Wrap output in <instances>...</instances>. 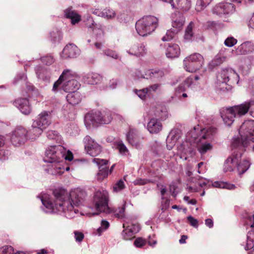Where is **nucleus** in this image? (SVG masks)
Listing matches in <instances>:
<instances>
[{
  "label": "nucleus",
  "instance_id": "f8f14e48",
  "mask_svg": "<svg viewBox=\"0 0 254 254\" xmlns=\"http://www.w3.org/2000/svg\"><path fill=\"white\" fill-rule=\"evenodd\" d=\"M248 224L250 226L247 234L245 250L249 251V254H254V214L248 217Z\"/></svg>",
  "mask_w": 254,
  "mask_h": 254
},
{
  "label": "nucleus",
  "instance_id": "4be33fe9",
  "mask_svg": "<svg viewBox=\"0 0 254 254\" xmlns=\"http://www.w3.org/2000/svg\"><path fill=\"white\" fill-rule=\"evenodd\" d=\"M127 52L132 56L137 57H143L147 53V49L143 43H136L131 45Z\"/></svg>",
  "mask_w": 254,
  "mask_h": 254
},
{
  "label": "nucleus",
  "instance_id": "7c9ffc66",
  "mask_svg": "<svg viewBox=\"0 0 254 254\" xmlns=\"http://www.w3.org/2000/svg\"><path fill=\"white\" fill-rule=\"evenodd\" d=\"M254 51V45L250 41H246L238 46L235 51L237 55H243Z\"/></svg>",
  "mask_w": 254,
  "mask_h": 254
},
{
  "label": "nucleus",
  "instance_id": "dca6fc26",
  "mask_svg": "<svg viewBox=\"0 0 254 254\" xmlns=\"http://www.w3.org/2000/svg\"><path fill=\"white\" fill-rule=\"evenodd\" d=\"M76 74L70 69L64 70L60 75L59 79L56 81L53 87L52 90L54 92L58 91L59 88L62 83L64 82L69 81V80H76Z\"/></svg>",
  "mask_w": 254,
  "mask_h": 254
},
{
  "label": "nucleus",
  "instance_id": "0e129e2a",
  "mask_svg": "<svg viewBox=\"0 0 254 254\" xmlns=\"http://www.w3.org/2000/svg\"><path fill=\"white\" fill-rule=\"evenodd\" d=\"M135 92L137 96L142 100L145 98L146 95H148L147 89L146 88L140 90H135Z\"/></svg>",
  "mask_w": 254,
  "mask_h": 254
},
{
  "label": "nucleus",
  "instance_id": "cd10ccee",
  "mask_svg": "<svg viewBox=\"0 0 254 254\" xmlns=\"http://www.w3.org/2000/svg\"><path fill=\"white\" fill-rule=\"evenodd\" d=\"M128 143L132 146L138 148L140 147V138L138 131L134 128H130L127 134Z\"/></svg>",
  "mask_w": 254,
  "mask_h": 254
},
{
  "label": "nucleus",
  "instance_id": "4468645a",
  "mask_svg": "<svg viewBox=\"0 0 254 254\" xmlns=\"http://www.w3.org/2000/svg\"><path fill=\"white\" fill-rule=\"evenodd\" d=\"M83 142L87 153L91 156H96L102 151L101 146L89 135L84 138Z\"/></svg>",
  "mask_w": 254,
  "mask_h": 254
},
{
  "label": "nucleus",
  "instance_id": "4d7b16f0",
  "mask_svg": "<svg viewBox=\"0 0 254 254\" xmlns=\"http://www.w3.org/2000/svg\"><path fill=\"white\" fill-rule=\"evenodd\" d=\"M51 37V40L54 42H59L62 39V35L61 32L57 30L56 31L52 32L50 33Z\"/></svg>",
  "mask_w": 254,
  "mask_h": 254
},
{
  "label": "nucleus",
  "instance_id": "774afa93",
  "mask_svg": "<svg viewBox=\"0 0 254 254\" xmlns=\"http://www.w3.org/2000/svg\"><path fill=\"white\" fill-rule=\"evenodd\" d=\"M187 219L192 226L195 228L198 227V221L196 219L194 218L191 216H189L187 217Z\"/></svg>",
  "mask_w": 254,
  "mask_h": 254
},
{
  "label": "nucleus",
  "instance_id": "58836bf2",
  "mask_svg": "<svg viewBox=\"0 0 254 254\" xmlns=\"http://www.w3.org/2000/svg\"><path fill=\"white\" fill-rule=\"evenodd\" d=\"M191 5V0H176V8L174 9L185 12L189 10Z\"/></svg>",
  "mask_w": 254,
  "mask_h": 254
},
{
  "label": "nucleus",
  "instance_id": "338daca9",
  "mask_svg": "<svg viewBox=\"0 0 254 254\" xmlns=\"http://www.w3.org/2000/svg\"><path fill=\"white\" fill-rule=\"evenodd\" d=\"M146 244L145 241L141 238H137L134 242V245L137 248H141Z\"/></svg>",
  "mask_w": 254,
  "mask_h": 254
},
{
  "label": "nucleus",
  "instance_id": "c03bdc74",
  "mask_svg": "<svg viewBox=\"0 0 254 254\" xmlns=\"http://www.w3.org/2000/svg\"><path fill=\"white\" fill-rule=\"evenodd\" d=\"M185 62L190 61L195 63H199L200 64H203V58L198 53H194L190 56L185 58Z\"/></svg>",
  "mask_w": 254,
  "mask_h": 254
},
{
  "label": "nucleus",
  "instance_id": "5fc2aeb1",
  "mask_svg": "<svg viewBox=\"0 0 254 254\" xmlns=\"http://www.w3.org/2000/svg\"><path fill=\"white\" fill-rule=\"evenodd\" d=\"M110 224L109 223L105 220H102L101 222V226L97 229V232L99 236L101 235V234L104 231L106 230L109 227Z\"/></svg>",
  "mask_w": 254,
  "mask_h": 254
},
{
  "label": "nucleus",
  "instance_id": "e433bc0d",
  "mask_svg": "<svg viewBox=\"0 0 254 254\" xmlns=\"http://www.w3.org/2000/svg\"><path fill=\"white\" fill-rule=\"evenodd\" d=\"M229 51V50L226 48L222 49L212 60V64L214 65H218L226 61L229 58V55L227 53Z\"/></svg>",
  "mask_w": 254,
  "mask_h": 254
},
{
  "label": "nucleus",
  "instance_id": "052dcab7",
  "mask_svg": "<svg viewBox=\"0 0 254 254\" xmlns=\"http://www.w3.org/2000/svg\"><path fill=\"white\" fill-rule=\"evenodd\" d=\"M237 43V40L233 37L230 36L227 38L224 41V45L228 47H232Z\"/></svg>",
  "mask_w": 254,
  "mask_h": 254
},
{
  "label": "nucleus",
  "instance_id": "6e6552de",
  "mask_svg": "<svg viewBox=\"0 0 254 254\" xmlns=\"http://www.w3.org/2000/svg\"><path fill=\"white\" fill-rule=\"evenodd\" d=\"M158 19L154 16L148 15L139 19L135 24L137 33L141 36H146L153 32L158 26Z\"/></svg>",
  "mask_w": 254,
  "mask_h": 254
},
{
  "label": "nucleus",
  "instance_id": "423d86ee",
  "mask_svg": "<svg viewBox=\"0 0 254 254\" xmlns=\"http://www.w3.org/2000/svg\"><path fill=\"white\" fill-rule=\"evenodd\" d=\"M73 156L72 152L69 150L59 144L49 146L45 151L44 161L47 163L61 162L64 159L71 161Z\"/></svg>",
  "mask_w": 254,
  "mask_h": 254
},
{
  "label": "nucleus",
  "instance_id": "0eeeda50",
  "mask_svg": "<svg viewBox=\"0 0 254 254\" xmlns=\"http://www.w3.org/2000/svg\"><path fill=\"white\" fill-rule=\"evenodd\" d=\"M239 75L231 68L221 70L217 76V88L223 92L228 91L231 89L230 84L239 82Z\"/></svg>",
  "mask_w": 254,
  "mask_h": 254
},
{
  "label": "nucleus",
  "instance_id": "7ed1b4c3",
  "mask_svg": "<svg viewBox=\"0 0 254 254\" xmlns=\"http://www.w3.org/2000/svg\"><path fill=\"white\" fill-rule=\"evenodd\" d=\"M241 139L238 137L234 138L232 142V147L243 152L245 148L248 145H252L254 151V121H245L239 129Z\"/></svg>",
  "mask_w": 254,
  "mask_h": 254
},
{
  "label": "nucleus",
  "instance_id": "1a4fd4ad",
  "mask_svg": "<svg viewBox=\"0 0 254 254\" xmlns=\"http://www.w3.org/2000/svg\"><path fill=\"white\" fill-rule=\"evenodd\" d=\"M112 120L110 112L101 113L100 111L92 112L87 113L84 117V123L87 128H90L91 126H96L98 124H108Z\"/></svg>",
  "mask_w": 254,
  "mask_h": 254
},
{
  "label": "nucleus",
  "instance_id": "b1692460",
  "mask_svg": "<svg viewBox=\"0 0 254 254\" xmlns=\"http://www.w3.org/2000/svg\"><path fill=\"white\" fill-rule=\"evenodd\" d=\"M172 27L180 31L185 22V18L183 14L179 11H176L171 15Z\"/></svg>",
  "mask_w": 254,
  "mask_h": 254
},
{
  "label": "nucleus",
  "instance_id": "c9c22d12",
  "mask_svg": "<svg viewBox=\"0 0 254 254\" xmlns=\"http://www.w3.org/2000/svg\"><path fill=\"white\" fill-rule=\"evenodd\" d=\"M180 54V48L176 44H169L166 49V55L167 58L173 59L178 58Z\"/></svg>",
  "mask_w": 254,
  "mask_h": 254
},
{
  "label": "nucleus",
  "instance_id": "473e14b6",
  "mask_svg": "<svg viewBox=\"0 0 254 254\" xmlns=\"http://www.w3.org/2000/svg\"><path fill=\"white\" fill-rule=\"evenodd\" d=\"M92 13L98 16L102 17L107 19H113L116 16L115 11L109 8H106L103 9H95Z\"/></svg>",
  "mask_w": 254,
  "mask_h": 254
},
{
  "label": "nucleus",
  "instance_id": "ea45409f",
  "mask_svg": "<svg viewBox=\"0 0 254 254\" xmlns=\"http://www.w3.org/2000/svg\"><path fill=\"white\" fill-rule=\"evenodd\" d=\"M44 129L39 127L34 126L32 123L31 127L29 129L28 135L29 139L35 140L43 132Z\"/></svg>",
  "mask_w": 254,
  "mask_h": 254
},
{
  "label": "nucleus",
  "instance_id": "3c124183",
  "mask_svg": "<svg viewBox=\"0 0 254 254\" xmlns=\"http://www.w3.org/2000/svg\"><path fill=\"white\" fill-rule=\"evenodd\" d=\"M0 254H23L22 253H14V250L11 246H4L0 248Z\"/></svg>",
  "mask_w": 254,
  "mask_h": 254
},
{
  "label": "nucleus",
  "instance_id": "9b49d317",
  "mask_svg": "<svg viewBox=\"0 0 254 254\" xmlns=\"http://www.w3.org/2000/svg\"><path fill=\"white\" fill-rule=\"evenodd\" d=\"M28 130L22 127H18L11 134V142L14 146H20L24 144L28 140Z\"/></svg>",
  "mask_w": 254,
  "mask_h": 254
},
{
  "label": "nucleus",
  "instance_id": "6ab92c4d",
  "mask_svg": "<svg viewBox=\"0 0 254 254\" xmlns=\"http://www.w3.org/2000/svg\"><path fill=\"white\" fill-rule=\"evenodd\" d=\"M80 54L78 47L73 44L66 45L60 54V57L63 59H68L76 58Z\"/></svg>",
  "mask_w": 254,
  "mask_h": 254
},
{
  "label": "nucleus",
  "instance_id": "72a5a7b5",
  "mask_svg": "<svg viewBox=\"0 0 254 254\" xmlns=\"http://www.w3.org/2000/svg\"><path fill=\"white\" fill-rule=\"evenodd\" d=\"M147 129L150 133H157L162 129V123L158 120L152 118L148 123Z\"/></svg>",
  "mask_w": 254,
  "mask_h": 254
},
{
  "label": "nucleus",
  "instance_id": "49530a36",
  "mask_svg": "<svg viewBox=\"0 0 254 254\" xmlns=\"http://www.w3.org/2000/svg\"><path fill=\"white\" fill-rule=\"evenodd\" d=\"M47 136L50 140H55L57 143L62 144L63 140L61 136L56 131L49 130L47 132Z\"/></svg>",
  "mask_w": 254,
  "mask_h": 254
},
{
  "label": "nucleus",
  "instance_id": "6e6d98bb",
  "mask_svg": "<svg viewBox=\"0 0 254 254\" xmlns=\"http://www.w3.org/2000/svg\"><path fill=\"white\" fill-rule=\"evenodd\" d=\"M27 79V77L24 73H20L16 75L15 77L13 83L14 84H16L18 83L19 82H25V84H27V82L26 81Z\"/></svg>",
  "mask_w": 254,
  "mask_h": 254
},
{
  "label": "nucleus",
  "instance_id": "69168bd1",
  "mask_svg": "<svg viewBox=\"0 0 254 254\" xmlns=\"http://www.w3.org/2000/svg\"><path fill=\"white\" fill-rule=\"evenodd\" d=\"M190 87L187 86V84L186 83L185 80L184 82L181 83L176 88V91L178 93H181L182 92H185L187 88H189ZM191 88L192 87H190Z\"/></svg>",
  "mask_w": 254,
  "mask_h": 254
},
{
  "label": "nucleus",
  "instance_id": "8fccbe9b",
  "mask_svg": "<svg viewBox=\"0 0 254 254\" xmlns=\"http://www.w3.org/2000/svg\"><path fill=\"white\" fill-rule=\"evenodd\" d=\"M212 0H197L195 5V10L201 11L208 5Z\"/></svg>",
  "mask_w": 254,
  "mask_h": 254
},
{
  "label": "nucleus",
  "instance_id": "c85d7f7f",
  "mask_svg": "<svg viewBox=\"0 0 254 254\" xmlns=\"http://www.w3.org/2000/svg\"><path fill=\"white\" fill-rule=\"evenodd\" d=\"M146 79L154 81H160L164 76L165 72L163 70L155 69H147L145 71Z\"/></svg>",
  "mask_w": 254,
  "mask_h": 254
},
{
  "label": "nucleus",
  "instance_id": "bb28decb",
  "mask_svg": "<svg viewBox=\"0 0 254 254\" xmlns=\"http://www.w3.org/2000/svg\"><path fill=\"white\" fill-rule=\"evenodd\" d=\"M13 104L24 115H28L31 112V107L26 98L17 99L13 102Z\"/></svg>",
  "mask_w": 254,
  "mask_h": 254
},
{
  "label": "nucleus",
  "instance_id": "a878e982",
  "mask_svg": "<svg viewBox=\"0 0 254 254\" xmlns=\"http://www.w3.org/2000/svg\"><path fill=\"white\" fill-rule=\"evenodd\" d=\"M181 135V131L178 128L171 130L166 139L167 147L171 150Z\"/></svg>",
  "mask_w": 254,
  "mask_h": 254
},
{
  "label": "nucleus",
  "instance_id": "680f3d73",
  "mask_svg": "<svg viewBox=\"0 0 254 254\" xmlns=\"http://www.w3.org/2000/svg\"><path fill=\"white\" fill-rule=\"evenodd\" d=\"M125 188V184L123 180H119L113 186V191L114 192H119Z\"/></svg>",
  "mask_w": 254,
  "mask_h": 254
},
{
  "label": "nucleus",
  "instance_id": "603ef678",
  "mask_svg": "<svg viewBox=\"0 0 254 254\" xmlns=\"http://www.w3.org/2000/svg\"><path fill=\"white\" fill-rule=\"evenodd\" d=\"M200 79L198 75L190 76L185 79L186 83L188 87H193L196 84V81Z\"/></svg>",
  "mask_w": 254,
  "mask_h": 254
},
{
  "label": "nucleus",
  "instance_id": "a211bd4d",
  "mask_svg": "<svg viewBox=\"0 0 254 254\" xmlns=\"http://www.w3.org/2000/svg\"><path fill=\"white\" fill-rule=\"evenodd\" d=\"M51 114L48 111H43L33 120V123L45 129L51 124Z\"/></svg>",
  "mask_w": 254,
  "mask_h": 254
},
{
  "label": "nucleus",
  "instance_id": "39448f33",
  "mask_svg": "<svg viewBox=\"0 0 254 254\" xmlns=\"http://www.w3.org/2000/svg\"><path fill=\"white\" fill-rule=\"evenodd\" d=\"M254 106V100H250L240 105L229 108H222L220 110L221 117L224 124L227 126H230L237 116L241 117L247 114Z\"/></svg>",
  "mask_w": 254,
  "mask_h": 254
},
{
  "label": "nucleus",
  "instance_id": "4c0bfd02",
  "mask_svg": "<svg viewBox=\"0 0 254 254\" xmlns=\"http://www.w3.org/2000/svg\"><path fill=\"white\" fill-rule=\"evenodd\" d=\"M66 96V100L69 104L75 105L78 104L81 100V94L76 91L68 92Z\"/></svg>",
  "mask_w": 254,
  "mask_h": 254
},
{
  "label": "nucleus",
  "instance_id": "e2e57ef3",
  "mask_svg": "<svg viewBox=\"0 0 254 254\" xmlns=\"http://www.w3.org/2000/svg\"><path fill=\"white\" fill-rule=\"evenodd\" d=\"M105 55L111 57L114 59H118L119 58V55L118 54L113 50L110 49L105 50L103 51Z\"/></svg>",
  "mask_w": 254,
  "mask_h": 254
},
{
  "label": "nucleus",
  "instance_id": "a19ab883",
  "mask_svg": "<svg viewBox=\"0 0 254 254\" xmlns=\"http://www.w3.org/2000/svg\"><path fill=\"white\" fill-rule=\"evenodd\" d=\"M250 163L249 160L244 159L242 160V157L239 162H236V166L237 167L238 174L241 175L245 173L250 166Z\"/></svg>",
  "mask_w": 254,
  "mask_h": 254
},
{
  "label": "nucleus",
  "instance_id": "09e8293b",
  "mask_svg": "<svg viewBox=\"0 0 254 254\" xmlns=\"http://www.w3.org/2000/svg\"><path fill=\"white\" fill-rule=\"evenodd\" d=\"M176 29L173 27L170 30H167L166 35L162 38L163 41H169L175 37V36L179 32Z\"/></svg>",
  "mask_w": 254,
  "mask_h": 254
},
{
  "label": "nucleus",
  "instance_id": "c756f323",
  "mask_svg": "<svg viewBox=\"0 0 254 254\" xmlns=\"http://www.w3.org/2000/svg\"><path fill=\"white\" fill-rule=\"evenodd\" d=\"M35 71L39 80L46 82L49 81L51 72L48 68L39 65L35 67Z\"/></svg>",
  "mask_w": 254,
  "mask_h": 254
},
{
  "label": "nucleus",
  "instance_id": "5701e85b",
  "mask_svg": "<svg viewBox=\"0 0 254 254\" xmlns=\"http://www.w3.org/2000/svg\"><path fill=\"white\" fill-rule=\"evenodd\" d=\"M123 230L122 233V236L125 240H130L134 238V235L139 232L140 227L138 225L132 224L130 226H126L125 224H123Z\"/></svg>",
  "mask_w": 254,
  "mask_h": 254
},
{
  "label": "nucleus",
  "instance_id": "bf43d9fd",
  "mask_svg": "<svg viewBox=\"0 0 254 254\" xmlns=\"http://www.w3.org/2000/svg\"><path fill=\"white\" fill-rule=\"evenodd\" d=\"M41 62L46 65H51L55 62V59L52 55H47L41 58Z\"/></svg>",
  "mask_w": 254,
  "mask_h": 254
},
{
  "label": "nucleus",
  "instance_id": "aec40b11",
  "mask_svg": "<svg viewBox=\"0 0 254 254\" xmlns=\"http://www.w3.org/2000/svg\"><path fill=\"white\" fill-rule=\"evenodd\" d=\"M85 25L88 28L92 30L94 33H97L99 36H97V38L101 39L104 35V26L100 23H95L93 18L88 16L85 21Z\"/></svg>",
  "mask_w": 254,
  "mask_h": 254
},
{
  "label": "nucleus",
  "instance_id": "412c9836",
  "mask_svg": "<svg viewBox=\"0 0 254 254\" xmlns=\"http://www.w3.org/2000/svg\"><path fill=\"white\" fill-rule=\"evenodd\" d=\"M60 162L48 163V164L44 166V170L50 175H61L64 173V168Z\"/></svg>",
  "mask_w": 254,
  "mask_h": 254
},
{
  "label": "nucleus",
  "instance_id": "f03ea898",
  "mask_svg": "<svg viewBox=\"0 0 254 254\" xmlns=\"http://www.w3.org/2000/svg\"><path fill=\"white\" fill-rule=\"evenodd\" d=\"M199 130V126H196L187 134L186 141L182 143L185 153L190 152L192 146L196 144L198 152L201 154H204L212 149V145L209 142L216 132L215 128L206 127L201 129L199 134L197 132Z\"/></svg>",
  "mask_w": 254,
  "mask_h": 254
},
{
  "label": "nucleus",
  "instance_id": "f704fd0d",
  "mask_svg": "<svg viewBox=\"0 0 254 254\" xmlns=\"http://www.w3.org/2000/svg\"><path fill=\"white\" fill-rule=\"evenodd\" d=\"M61 86L65 92H70L78 89L80 84L76 80H71L63 82Z\"/></svg>",
  "mask_w": 254,
  "mask_h": 254
},
{
  "label": "nucleus",
  "instance_id": "79ce46f5",
  "mask_svg": "<svg viewBox=\"0 0 254 254\" xmlns=\"http://www.w3.org/2000/svg\"><path fill=\"white\" fill-rule=\"evenodd\" d=\"M184 66L185 69L187 71L190 72H193L199 69L202 66V65L199 64V63L197 64L190 61L185 62V60H184Z\"/></svg>",
  "mask_w": 254,
  "mask_h": 254
},
{
  "label": "nucleus",
  "instance_id": "20e7f679",
  "mask_svg": "<svg viewBox=\"0 0 254 254\" xmlns=\"http://www.w3.org/2000/svg\"><path fill=\"white\" fill-rule=\"evenodd\" d=\"M108 194L106 190H98L95 192L93 198V204L94 208L98 212L96 214L101 212L109 213L113 212L117 217L123 218L125 216L126 201H124L122 207L114 208L111 210L108 206Z\"/></svg>",
  "mask_w": 254,
  "mask_h": 254
},
{
  "label": "nucleus",
  "instance_id": "9d476101",
  "mask_svg": "<svg viewBox=\"0 0 254 254\" xmlns=\"http://www.w3.org/2000/svg\"><path fill=\"white\" fill-rule=\"evenodd\" d=\"M212 11L213 14L225 19L235 12V7L231 3L220 2L213 7Z\"/></svg>",
  "mask_w": 254,
  "mask_h": 254
},
{
  "label": "nucleus",
  "instance_id": "393cba45",
  "mask_svg": "<svg viewBox=\"0 0 254 254\" xmlns=\"http://www.w3.org/2000/svg\"><path fill=\"white\" fill-rule=\"evenodd\" d=\"M104 77L97 72H89L83 77L84 82L90 85H97L102 82Z\"/></svg>",
  "mask_w": 254,
  "mask_h": 254
},
{
  "label": "nucleus",
  "instance_id": "a18cd8bd",
  "mask_svg": "<svg viewBox=\"0 0 254 254\" xmlns=\"http://www.w3.org/2000/svg\"><path fill=\"white\" fill-rule=\"evenodd\" d=\"M194 26V24L192 22H190L187 26L184 35V39L186 41H191L193 38V32L192 28Z\"/></svg>",
  "mask_w": 254,
  "mask_h": 254
},
{
  "label": "nucleus",
  "instance_id": "37998d69",
  "mask_svg": "<svg viewBox=\"0 0 254 254\" xmlns=\"http://www.w3.org/2000/svg\"><path fill=\"white\" fill-rule=\"evenodd\" d=\"M254 64V57L249 56L246 57L244 60V64L243 66L244 73H247L252 68Z\"/></svg>",
  "mask_w": 254,
  "mask_h": 254
},
{
  "label": "nucleus",
  "instance_id": "f3484780",
  "mask_svg": "<svg viewBox=\"0 0 254 254\" xmlns=\"http://www.w3.org/2000/svg\"><path fill=\"white\" fill-rule=\"evenodd\" d=\"M198 185L200 187H207L208 188L211 186L219 189H225L227 190H232L236 189V187L235 185L228 183L227 182L222 181H216L213 183L209 180L204 179V181H199L198 182Z\"/></svg>",
  "mask_w": 254,
  "mask_h": 254
},
{
  "label": "nucleus",
  "instance_id": "864d4df0",
  "mask_svg": "<svg viewBox=\"0 0 254 254\" xmlns=\"http://www.w3.org/2000/svg\"><path fill=\"white\" fill-rule=\"evenodd\" d=\"M117 147L121 155L126 156L128 154V150L122 141L118 142Z\"/></svg>",
  "mask_w": 254,
  "mask_h": 254
},
{
  "label": "nucleus",
  "instance_id": "13d9d810",
  "mask_svg": "<svg viewBox=\"0 0 254 254\" xmlns=\"http://www.w3.org/2000/svg\"><path fill=\"white\" fill-rule=\"evenodd\" d=\"M160 86V84L155 83L150 85L148 87H146L148 92V95H151L159 90Z\"/></svg>",
  "mask_w": 254,
  "mask_h": 254
},
{
  "label": "nucleus",
  "instance_id": "f257e3e1",
  "mask_svg": "<svg viewBox=\"0 0 254 254\" xmlns=\"http://www.w3.org/2000/svg\"><path fill=\"white\" fill-rule=\"evenodd\" d=\"M86 195L85 191L80 189L69 193L64 189H56L53 190V199L46 193L40 197L43 204L41 209L46 213H58L71 219L78 215V208L83 205Z\"/></svg>",
  "mask_w": 254,
  "mask_h": 254
},
{
  "label": "nucleus",
  "instance_id": "ddd939ff",
  "mask_svg": "<svg viewBox=\"0 0 254 254\" xmlns=\"http://www.w3.org/2000/svg\"><path fill=\"white\" fill-rule=\"evenodd\" d=\"M92 162L98 166L99 172L97 176L98 180H102L107 177L109 173H111L112 172L115 165V164L113 165L110 171H109L108 166V161L107 160L95 158L93 159Z\"/></svg>",
  "mask_w": 254,
  "mask_h": 254
},
{
  "label": "nucleus",
  "instance_id": "de8ad7c7",
  "mask_svg": "<svg viewBox=\"0 0 254 254\" xmlns=\"http://www.w3.org/2000/svg\"><path fill=\"white\" fill-rule=\"evenodd\" d=\"M155 115L161 120H165L168 116L167 110L165 107H159L156 110Z\"/></svg>",
  "mask_w": 254,
  "mask_h": 254
},
{
  "label": "nucleus",
  "instance_id": "2eb2a0df",
  "mask_svg": "<svg viewBox=\"0 0 254 254\" xmlns=\"http://www.w3.org/2000/svg\"><path fill=\"white\" fill-rule=\"evenodd\" d=\"M233 153L231 156L228 157L224 165V172H231L233 170V168L236 166V162H239L242 157V152L232 147Z\"/></svg>",
  "mask_w": 254,
  "mask_h": 254
},
{
  "label": "nucleus",
  "instance_id": "2f4dec72",
  "mask_svg": "<svg viewBox=\"0 0 254 254\" xmlns=\"http://www.w3.org/2000/svg\"><path fill=\"white\" fill-rule=\"evenodd\" d=\"M64 16L71 20V23L75 25L81 20V16L76 11L73 9L72 7L65 9L64 11Z\"/></svg>",
  "mask_w": 254,
  "mask_h": 254
}]
</instances>
